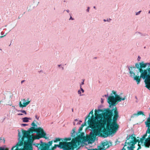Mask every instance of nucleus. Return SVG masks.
Instances as JSON below:
<instances>
[{
	"label": "nucleus",
	"instance_id": "nucleus-1",
	"mask_svg": "<svg viewBox=\"0 0 150 150\" xmlns=\"http://www.w3.org/2000/svg\"><path fill=\"white\" fill-rule=\"evenodd\" d=\"M119 117L118 112L117 108L105 109L103 114H99L91 119L89 117L86 122L93 129H101L106 125V128L103 132V137L106 138L110 136L114 130L118 128L117 123Z\"/></svg>",
	"mask_w": 150,
	"mask_h": 150
},
{
	"label": "nucleus",
	"instance_id": "nucleus-2",
	"mask_svg": "<svg viewBox=\"0 0 150 150\" xmlns=\"http://www.w3.org/2000/svg\"><path fill=\"white\" fill-rule=\"evenodd\" d=\"M129 71L130 76L133 78L137 84L140 82V78L144 80L146 86V81L148 82L150 78V62H141L136 63L135 66H127Z\"/></svg>",
	"mask_w": 150,
	"mask_h": 150
},
{
	"label": "nucleus",
	"instance_id": "nucleus-3",
	"mask_svg": "<svg viewBox=\"0 0 150 150\" xmlns=\"http://www.w3.org/2000/svg\"><path fill=\"white\" fill-rule=\"evenodd\" d=\"M21 133L23 134V136L22 137L24 139L25 138L26 139L25 140L32 145L35 139H39L42 137H43L45 139L47 138L46 136V133L40 127L37 128L32 126L29 128V130H23Z\"/></svg>",
	"mask_w": 150,
	"mask_h": 150
},
{
	"label": "nucleus",
	"instance_id": "nucleus-4",
	"mask_svg": "<svg viewBox=\"0 0 150 150\" xmlns=\"http://www.w3.org/2000/svg\"><path fill=\"white\" fill-rule=\"evenodd\" d=\"M82 129L83 128L80 127L76 133V128H74L71 133V137L73 138L71 142L75 148H78V146H81L83 143L86 142L84 133L80 132Z\"/></svg>",
	"mask_w": 150,
	"mask_h": 150
},
{
	"label": "nucleus",
	"instance_id": "nucleus-5",
	"mask_svg": "<svg viewBox=\"0 0 150 150\" xmlns=\"http://www.w3.org/2000/svg\"><path fill=\"white\" fill-rule=\"evenodd\" d=\"M18 142L13 146L11 150H33L32 145L29 144L22 137V134L18 131Z\"/></svg>",
	"mask_w": 150,
	"mask_h": 150
},
{
	"label": "nucleus",
	"instance_id": "nucleus-6",
	"mask_svg": "<svg viewBox=\"0 0 150 150\" xmlns=\"http://www.w3.org/2000/svg\"><path fill=\"white\" fill-rule=\"evenodd\" d=\"M127 140L125 143V145L121 150H134L135 148L134 145L137 142L135 135L132 134L131 135L127 136Z\"/></svg>",
	"mask_w": 150,
	"mask_h": 150
},
{
	"label": "nucleus",
	"instance_id": "nucleus-7",
	"mask_svg": "<svg viewBox=\"0 0 150 150\" xmlns=\"http://www.w3.org/2000/svg\"><path fill=\"white\" fill-rule=\"evenodd\" d=\"M112 92L113 93L114 96H110L108 97L109 99L110 100V101L109 100L108 102L110 108L111 107V106H115L116 105V103L117 102H120L122 100H124L126 98L125 96H124L123 98H121L119 95H117V94L116 92L114 90H112Z\"/></svg>",
	"mask_w": 150,
	"mask_h": 150
},
{
	"label": "nucleus",
	"instance_id": "nucleus-8",
	"mask_svg": "<svg viewBox=\"0 0 150 150\" xmlns=\"http://www.w3.org/2000/svg\"><path fill=\"white\" fill-rule=\"evenodd\" d=\"M57 147L63 149V150H73L74 148H75L71 142H60L59 144H55L53 147V149H55Z\"/></svg>",
	"mask_w": 150,
	"mask_h": 150
},
{
	"label": "nucleus",
	"instance_id": "nucleus-9",
	"mask_svg": "<svg viewBox=\"0 0 150 150\" xmlns=\"http://www.w3.org/2000/svg\"><path fill=\"white\" fill-rule=\"evenodd\" d=\"M98 134V132L96 130H93V131H91L90 133V136L87 139L85 138V140L88 142V144L93 143Z\"/></svg>",
	"mask_w": 150,
	"mask_h": 150
},
{
	"label": "nucleus",
	"instance_id": "nucleus-10",
	"mask_svg": "<svg viewBox=\"0 0 150 150\" xmlns=\"http://www.w3.org/2000/svg\"><path fill=\"white\" fill-rule=\"evenodd\" d=\"M102 147L101 146H98L97 149H89L88 150H105L104 149L105 146L106 147V148H108L110 146H112V143L110 141H105V142H102Z\"/></svg>",
	"mask_w": 150,
	"mask_h": 150
},
{
	"label": "nucleus",
	"instance_id": "nucleus-11",
	"mask_svg": "<svg viewBox=\"0 0 150 150\" xmlns=\"http://www.w3.org/2000/svg\"><path fill=\"white\" fill-rule=\"evenodd\" d=\"M53 143V141L49 142L47 143H45L42 145V150H50V146Z\"/></svg>",
	"mask_w": 150,
	"mask_h": 150
},
{
	"label": "nucleus",
	"instance_id": "nucleus-12",
	"mask_svg": "<svg viewBox=\"0 0 150 150\" xmlns=\"http://www.w3.org/2000/svg\"><path fill=\"white\" fill-rule=\"evenodd\" d=\"M21 100L23 101V104L24 105V107H26L30 102V101L27 100H26L25 99L22 100Z\"/></svg>",
	"mask_w": 150,
	"mask_h": 150
},
{
	"label": "nucleus",
	"instance_id": "nucleus-13",
	"mask_svg": "<svg viewBox=\"0 0 150 150\" xmlns=\"http://www.w3.org/2000/svg\"><path fill=\"white\" fill-rule=\"evenodd\" d=\"M149 81L148 82L146 81V86L145 87H146L150 91V78L149 79Z\"/></svg>",
	"mask_w": 150,
	"mask_h": 150
},
{
	"label": "nucleus",
	"instance_id": "nucleus-14",
	"mask_svg": "<svg viewBox=\"0 0 150 150\" xmlns=\"http://www.w3.org/2000/svg\"><path fill=\"white\" fill-rule=\"evenodd\" d=\"M114 96V95H113V93H112H112H110V94L109 96H108V94H107V95H104V96H103V97H108V102H109V100L110 101V99H109V98L108 97H109V96Z\"/></svg>",
	"mask_w": 150,
	"mask_h": 150
},
{
	"label": "nucleus",
	"instance_id": "nucleus-15",
	"mask_svg": "<svg viewBox=\"0 0 150 150\" xmlns=\"http://www.w3.org/2000/svg\"><path fill=\"white\" fill-rule=\"evenodd\" d=\"M30 118L28 117H24L22 118L23 121L24 122H29V120H30Z\"/></svg>",
	"mask_w": 150,
	"mask_h": 150
},
{
	"label": "nucleus",
	"instance_id": "nucleus-16",
	"mask_svg": "<svg viewBox=\"0 0 150 150\" xmlns=\"http://www.w3.org/2000/svg\"><path fill=\"white\" fill-rule=\"evenodd\" d=\"M89 117V115H88L87 116L86 118H85V122L84 123H83L82 124V125H81V127H82V128H83V127L85 125H86V120H87V119L88 118V117Z\"/></svg>",
	"mask_w": 150,
	"mask_h": 150
},
{
	"label": "nucleus",
	"instance_id": "nucleus-17",
	"mask_svg": "<svg viewBox=\"0 0 150 150\" xmlns=\"http://www.w3.org/2000/svg\"><path fill=\"white\" fill-rule=\"evenodd\" d=\"M60 141H63V139H60L59 138H56L54 140V142H57Z\"/></svg>",
	"mask_w": 150,
	"mask_h": 150
},
{
	"label": "nucleus",
	"instance_id": "nucleus-18",
	"mask_svg": "<svg viewBox=\"0 0 150 150\" xmlns=\"http://www.w3.org/2000/svg\"><path fill=\"white\" fill-rule=\"evenodd\" d=\"M138 116L139 115H142L143 116H145L144 112L141 111H139L137 112V113Z\"/></svg>",
	"mask_w": 150,
	"mask_h": 150
},
{
	"label": "nucleus",
	"instance_id": "nucleus-19",
	"mask_svg": "<svg viewBox=\"0 0 150 150\" xmlns=\"http://www.w3.org/2000/svg\"><path fill=\"white\" fill-rule=\"evenodd\" d=\"M136 34H137V35H138L139 36H141L142 35H144V36H145V34H142L141 33L139 32H137L136 33Z\"/></svg>",
	"mask_w": 150,
	"mask_h": 150
},
{
	"label": "nucleus",
	"instance_id": "nucleus-20",
	"mask_svg": "<svg viewBox=\"0 0 150 150\" xmlns=\"http://www.w3.org/2000/svg\"><path fill=\"white\" fill-rule=\"evenodd\" d=\"M138 116L137 113H134L133 114L131 117V118H134L137 117Z\"/></svg>",
	"mask_w": 150,
	"mask_h": 150
},
{
	"label": "nucleus",
	"instance_id": "nucleus-21",
	"mask_svg": "<svg viewBox=\"0 0 150 150\" xmlns=\"http://www.w3.org/2000/svg\"><path fill=\"white\" fill-rule=\"evenodd\" d=\"M18 112H21L22 113H24L25 115L27 114L26 112L24 110H18L17 111Z\"/></svg>",
	"mask_w": 150,
	"mask_h": 150
},
{
	"label": "nucleus",
	"instance_id": "nucleus-22",
	"mask_svg": "<svg viewBox=\"0 0 150 150\" xmlns=\"http://www.w3.org/2000/svg\"><path fill=\"white\" fill-rule=\"evenodd\" d=\"M19 107L20 108H23V107H24L23 105L22 104L21 102H20L19 103Z\"/></svg>",
	"mask_w": 150,
	"mask_h": 150
},
{
	"label": "nucleus",
	"instance_id": "nucleus-23",
	"mask_svg": "<svg viewBox=\"0 0 150 150\" xmlns=\"http://www.w3.org/2000/svg\"><path fill=\"white\" fill-rule=\"evenodd\" d=\"M71 139V138L70 137L68 138H65L64 139V140L65 141H70Z\"/></svg>",
	"mask_w": 150,
	"mask_h": 150
},
{
	"label": "nucleus",
	"instance_id": "nucleus-24",
	"mask_svg": "<svg viewBox=\"0 0 150 150\" xmlns=\"http://www.w3.org/2000/svg\"><path fill=\"white\" fill-rule=\"evenodd\" d=\"M40 142L41 143V144H40V147H41V150H42V145H43L45 143L43 142L42 141H40Z\"/></svg>",
	"mask_w": 150,
	"mask_h": 150
},
{
	"label": "nucleus",
	"instance_id": "nucleus-25",
	"mask_svg": "<svg viewBox=\"0 0 150 150\" xmlns=\"http://www.w3.org/2000/svg\"><path fill=\"white\" fill-rule=\"evenodd\" d=\"M31 125L33 126H34L37 128V125L35 124L34 123V121L32 122L31 124Z\"/></svg>",
	"mask_w": 150,
	"mask_h": 150
},
{
	"label": "nucleus",
	"instance_id": "nucleus-26",
	"mask_svg": "<svg viewBox=\"0 0 150 150\" xmlns=\"http://www.w3.org/2000/svg\"><path fill=\"white\" fill-rule=\"evenodd\" d=\"M58 66L59 67H60L61 68L62 70H63L64 69V66L62 65L61 64H59L58 65Z\"/></svg>",
	"mask_w": 150,
	"mask_h": 150
},
{
	"label": "nucleus",
	"instance_id": "nucleus-27",
	"mask_svg": "<svg viewBox=\"0 0 150 150\" xmlns=\"http://www.w3.org/2000/svg\"><path fill=\"white\" fill-rule=\"evenodd\" d=\"M34 145H35L36 146L38 147V148L39 147V148L41 149V147H40V144L37 143V144H34Z\"/></svg>",
	"mask_w": 150,
	"mask_h": 150
},
{
	"label": "nucleus",
	"instance_id": "nucleus-28",
	"mask_svg": "<svg viewBox=\"0 0 150 150\" xmlns=\"http://www.w3.org/2000/svg\"><path fill=\"white\" fill-rule=\"evenodd\" d=\"M111 20V19L110 18L107 19V20H106V19L103 20V21L104 22L108 21V22H110V21Z\"/></svg>",
	"mask_w": 150,
	"mask_h": 150
},
{
	"label": "nucleus",
	"instance_id": "nucleus-29",
	"mask_svg": "<svg viewBox=\"0 0 150 150\" xmlns=\"http://www.w3.org/2000/svg\"><path fill=\"white\" fill-rule=\"evenodd\" d=\"M0 150H8V149L4 147H0Z\"/></svg>",
	"mask_w": 150,
	"mask_h": 150
},
{
	"label": "nucleus",
	"instance_id": "nucleus-30",
	"mask_svg": "<svg viewBox=\"0 0 150 150\" xmlns=\"http://www.w3.org/2000/svg\"><path fill=\"white\" fill-rule=\"evenodd\" d=\"M80 90L83 93H84V90L81 88V85L80 86Z\"/></svg>",
	"mask_w": 150,
	"mask_h": 150
},
{
	"label": "nucleus",
	"instance_id": "nucleus-31",
	"mask_svg": "<svg viewBox=\"0 0 150 150\" xmlns=\"http://www.w3.org/2000/svg\"><path fill=\"white\" fill-rule=\"evenodd\" d=\"M141 11H138L137 12H136L135 14L136 15H139L140 13L141 12Z\"/></svg>",
	"mask_w": 150,
	"mask_h": 150
},
{
	"label": "nucleus",
	"instance_id": "nucleus-32",
	"mask_svg": "<svg viewBox=\"0 0 150 150\" xmlns=\"http://www.w3.org/2000/svg\"><path fill=\"white\" fill-rule=\"evenodd\" d=\"M78 93L79 94H80V96H81V91L80 90H79L78 91Z\"/></svg>",
	"mask_w": 150,
	"mask_h": 150
},
{
	"label": "nucleus",
	"instance_id": "nucleus-33",
	"mask_svg": "<svg viewBox=\"0 0 150 150\" xmlns=\"http://www.w3.org/2000/svg\"><path fill=\"white\" fill-rule=\"evenodd\" d=\"M90 9V7H87V9L86 10V11L87 12L89 13V12Z\"/></svg>",
	"mask_w": 150,
	"mask_h": 150
},
{
	"label": "nucleus",
	"instance_id": "nucleus-34",
	"mask_svg": "<svg viewBox=\"0 0 150 150\" xmlns=\"http://www.w3.org/2000/svg\"><path fill=\"white\" fill-rule=\"evenodd\" d=\"M84 79L82 80V82L80 84V86L81 85H81H83L84 84Z\"/></svg>",
	"mask_w": 150,
	"mask_h": 150
},
{
	"label": "nucleus",
	"instance_id": "nucleus-35",
	"mask_svg": "<svg viewBox=\"0 0 150 150\" xmlns=\"http://www.w3.org/2000/svg\"><path fill=\"white\" fill-rule=\"evenodd\" d=\"M28 125L26 124H22L21 125L22 126H25Z\"/></svg>",
	"mask_w": 150,
	"mask_h": 150
},
{
	"label": "nucleus",
	"instance_id": "nucleus-36",
	"mask_svg": "<svg viewBox=\"0 0 150 150\" xmlns=\"http://www.w3.org/2000/svg\"><path fill=\"white\" fill-rule=\"evenodd\" d=\"M93 110H92L89 113V115L90 114H92L93 115Z\"/></svg>",
	"mask_w": 150,
	"mask_h": 150
},
{
	"label": "nucleus",
	"instance_id": "nucleus-37",
	"mask_svg": "<svg viewBox=\"0 0 150 150\" xmlns=\"http://www.w3.org/2000/svg\"><path fill=\"white\" fill-rule=\"evenodd\" d=\"M140 59H141V57L139 56L138 57V58H137L138 61H139L140 60Z\"/></svg>",
	"mask_w": 150,
	"mask_h": 150
},
{
	"label": "nucleus",
	"instance_id": "nucleus-38",
	"mask_svg": "<svg viewBox=\"0 0 150 150\" xmlns=\"http://www.w3.org/2000/svg\"><path fill=\"white\" fill-rule=\"evenodd\" d=\"M103 99L102 98H101V102L102 103H103Z\"/></svg>",
	"mask_w": 150,
	"mask_h": 150
},
{
	"label": "nucleus",
	"instance_id": "nucleus-39",
	"mask_svg": "<svg viewBox=\"0 0 150 150\" xmlns=\"http://www.w3.org/2000/svg\"><path fill=\"white\" fill-rule=\"evenodd\" d=\"M98 112H102V110H101L99 109H98Z\"/></svg>",
	"mask_w": 150,
	"mask_h": 150
},
{
	"label": "nucleus",
	"instance_id": "nucleus-40",
	"mask_svg": "<svg viewBox=\"0 0 150 150\" xmlns=\"http://www.w3.org/2000/svg\"><path fill=\"white\" fill-rule=\"evenodd\" d=\"M74 19L73 18H72V17L71 16H70V18H69L70 20H74Z\"/></svg>",
	"mask_w": 150,
	"mask_h": 150
},
{
	"label": "nucleus",
	"instance_id": "nucleus-41",
	"mask_svg": "<svg viewBox=\"0 0 150 150\" xmlns=\"http://www.w3.org/2000/svg\"><path fill=\"white\" fill-rule=\"evenodd\" d=\"M35 117L38 120H39V117H38L37 116V115H36L35 116Z\"/></svg>",
	"mask_w": 150,
	"mask_h": 150
},
{
	"label": "nucleus",
	"instance_id": "nucleus-42",
	"mask_svg": "<svg viewBox=\"0 0 150 150\" xmlns=\"http://www.w3.org/2000/svg\"><path fill=\"white\" fill-rule=\"evenodd\" d=\"M23 114L22 113H18V115H23Z\"/></svg>",
	"mask_w": 150,
	"mask_h": 150
},
{
	"label": "nucleus",
	"instance_id": "nucleus-43",
	"mask_svg": "<svg viewBox=\"0 0 150 150\" xmlns=\"http://www.w3.org/2000/svg\"><path fill=\"white\" fill-rule=\"evenodd\" d=\"M141 148V147L140 146H139V147L137 149V150H139V149H140Z\"/></svg>",
	"mask_w": 150,
	"mask_h": 150
},
{
	"label": "nucleus",
	"instance_id": "nucleus-44",
	"mask_svg": "<svg viewBox=\"0 0 150 150\" xmlns=\"http://www.w3.org/2000/svg\"><path fill=\"white\" fill-rule=\"evenodd\" d=\"M6 35H4L3 36H0V38H2L4 36H6Z\"/></svg>",
	"mask_w": 150,
	"mask_h": 150
},
{
	"label": "nucleus",
	"instance_id": "nucleus-45",
	"mask_svg": "<svg viewBox=\"0 0 150 150\" xmlns=\"http://www.w3.org/2000/svg\"><path fill=\"white\" fill-rule=\"evenodd\" d=\"M25 81V80H22L21 81V83H23Z\"/></svg>",
	"mask_w": 150,
	"mask_h": 150
},
{
	"label": "nucleus",
	"instance_id": "nucleus-46",
	"mask_svg": "<svg viewBox=\"0 0 150 150\" xmlns=\"http://www.w3.org/2000/svg\"><path fill=\"white\" fill-rule=\"evenodd\" d=\"M68 13H69V10H66Z\"/></svg>",
	"mask_w": 150,
	"mask_h": 150
},
{
	"label": "nucleus",
	"instance_id": "nucleus-47",
	"mask_svg": "<svg viewBox=\"0 0 150 150\" xmlns=\"http://www.w3.org/2000/svg\"><path fill=\"white\" fill-rule=\"evenodd\" d=\"M3 140L4 141V143L5 142V140L4 139V138H3Z\"/></svg>",
	"mask_w": 150,
	"mask_h": 150
},
{
	"label": "nucleus",
	"instance_id": "nucleus-48",
	"mask_svg": "<svg viewBox=\"0 0 150 150\" xmlns=\"http://www.w3.org/2000/svg\"><path fill=\"white\" fill-rule=\"evenodd\" d=\"M74 121H78V120L77 119H76L74 120Z\"/></svg>",
	"mask_w": 150,
	"mask_h": 150
},
{
	"label": "nucleus",
	"instance_id": "nucleus-49",
	"mask_svg": "<svg viewBox=\"0 0 150 150\" xmlns=\"http://www.w3.org/2000/svg\"><path fill=\"white\" fill-rule=\"evenodd\" d=\"M80 124V123H79V122H78L77 123V125H79Z\"/></svg>",
	"mask_w": 150,
	"mask_h": 150
},
{
	"label": "nucleus",
	"instance_id": "nucleus-50",
	"mask_svg": "<svg viewBox=\"0 0 150 150\" xmlns=\"http://www.w3.org/2000/svg\"><path fill=\"white\" fill-rule=\"evenodd\" d=\"M93 8H94V9H96V6H94L93 7Z\"/></svg>",
	"mask_w": 150,
	"mask_h": 150
},
{
	"label": "nucleus",
	"instance_id": "nucleus-51",
	"mask_svg": "<svg viewBox=\"0 0 150 150\" xmlns=\"http://www.w3.org/2000/svg\"><path fill=\"white\" fill-rule=\"evenodd\" d=\"M1 35H3L4 34H3V33L2 32H1Z\"/></svg>",
	"mask_w": 150,
	"mask_h": 150
},
{
	"label": "nucleus",
	"instance_id": "nucleus-52",
	"mask_svg": "<svg viewBox=\"0 0 150 150\" xmlns=\"http://www.w3.org/2000/svg\"><path fill=\"white\" fill-rule=\"evenodd\" d=\"M135 98L136 99H137V96H135Z\"/></svg>",
	"mask_w": 150,
	"mask_h": 150
},
{
	"label": "nucleus",
	"instance_id": "nucleus-53",
	"mask_svg": "<svg viewBox=\"0 0 150 150\" xmlns=\"http://www.w3.org/2000/svg\"><path fill=\"white\" fill-rule=\"evenodd\" d=\"M73 124H74V125H75V122H73Z\"/></svg>",
	"mask_w": 150,
	"mask_h": 150
},
{
	"label": "nucleus",
	"instance_id": "nucleus-54",
	"mask_svg": "<svg viewBox=\"0 0 150 150\" xmlns=\"http://www.w3.org/2000/svg\"><path fill=\"white\" fill-rule=\"evenodd\" d=\"M2 138H1V137L0 138V140H2Z\"/></svg>",
	"mask_w": 150,
	"mask_h": 150
},
{
	"label": "nucleus",
	"instance_id": "nucleus-55",
	"mask_svg": "<svg viewBox=\"0 0 150 150\" xmlns=\"http://www.w3.org/2000/svg\"><path fill=\"white\" fill-rule=\"evenodd\" d=\"M79 122H82V121H81V120H80V121H79Z\"/></svg>",
	"mask_w": 150,
	"mask_h": 150
},
{
	"label": "nucleus",
	"instance_id": "nucleus-56",
	"mask_svg": "<svg viewBox=\"0 0 150 150\" xmlns=\"http://www.w3.org/2000/svg\"><path fill=\"white\" fill-rule=\"evenodd\" d=\"M149 13H150V10L149 11Z\"/></svg>",
	"mask_w": 150,
	"mask_h": 150
},
{
	"label": "nucleus",
	"instance_id": "nucleus-57",
	"mask_svg": "<svg viewBox=\"0 0 150 150\" xmlns=\"http://www.w3.org/2000/svg\"><path fill=\"white\" fill-rule=\"evenodd\" d=\"M138 102V100H136V102L137 103V102Z\"/></svg>",
	"mask_w": 150,
	"mask_h": 150
},
{
	"label": "nucleus",
	"instance_id": "nucleus-58",
	"mask_svg": "<svg viewBox=\"0 0 150 150\" xmlns=\"http://www.w3.org/2000/svg\"><path fill=\"white\" fill-rule=\"evenodd\" d=\"M144 48H146V47H144Z\"/></svg>",
	"mask_w": 150,
	"mask_h": 150
},
{
	"label": "nucleus",
	"instance_id": "nucleus-59",
	"mask_svg": "<svg viewBox=\"0 0 150 150\" xmlns=\"http://www.w3.org/2000/svg\"><path fill=\"white\" fill-rule=\"evenodd\" d=\"M13 107H15V106H12Z\"/></svg>",
	"mask_w": 150,
	"mask_h": 150
},
{
	"label": "nucleus",
	"instance_id": "nucleus-60",
	"mask_svg": "<svg viewBox=\"0 0 150 150\" xmlns=\"http://www.w3.org/2000/svg\"><path fill=\"white\" fill-rule=\"evenodd\" d=\"M73 109H72V111H73Z\"/></svg>",
	"mask_w": 150,
	"mask_h": 150
}]
</instances>
